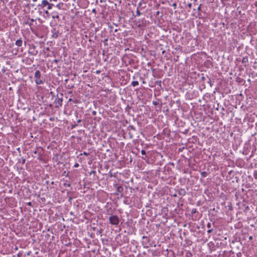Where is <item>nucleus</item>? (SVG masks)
<instances>
[{
    "instance_id": "1",
    "label": "nucleus",
    "mask_w": 257,
    "mask_h": 257,
    "mask_svg": "<svg viewBox=\"0 0 257 257\" xmlns=\"http://www.w3.org/2000/svg\"><path fill=\"white\" fill-rule=\"evenodd\" d=\"M35 81L36 84H43L45 81L41 77V74L39 70H36L34 75Z\"/></svg>"
},
{
    "instance_id": "2",
    "label": "nucleus",
    "mask_w": 257,
    "mask_h": 257,
    "mask_svg": "<svg viewBox=\"0 0 257 257\" xmlns=\"http://www.w3.org/2000/svg\"><path fill=\"white\" fill-rule=\"evenodd\" d=\"M109 223L112 225H117L119 222V219L116 215H111L109 217Z\"/></svg>"
},
{
    "instance_id": "3",
    "label": "nucleus",
    "mask_w": 257,
    "mask_h": 257,
    "mask_svg": "<svg viewBox=\"0 0 257 257\" xmlns=\"http://www.w3.org/2000/svg\"><path fill=\"white\" fill-rule=\"evenodd\" d=\"M48 5H49V2L47 0H43L41 4H39L37 7L39 10L43 9Z\"/></svg>"
},
{
    "instance_id": "4",
    "label": "nucleus",
    "mask_w": 257,
    "mask_h": 257,
    "mask_svg": "<svg viewBox=\"0 0 257 257\" xmlns=\"http://www.w3.org/2000/svg\"><path fill=\"white\" fill-rule=\"evenodd\" d=\"M143 241L142 244L144 246V247H148V244L150 241L149 238L146 236H143L142 237Z\"/></svg>"
},
{
    "instance_id": "5",
    "label": "nucleus",
    "mask_w": 257,
    "mask_h": 257,
    "mask_svg": "<svg viewBox=\"0 0 257 257\" xmlns=\"http://www.w3.org/2000/svg\"><path fill=\"white\" fill-rule=\"evenodd\" d=\"M186 192L185 189L181 188L178 190V194L180 195L184 196L186 194Z\"/></svg>"
},
{
    "instance_id": "6",
    "label": "nucleus",
    "mask_w": 257,
    "mask_h": 257,
    "mask_svg": "<svg viewBox=\"0 0 257 257\" xmlns=\"http://www.w3.org/2000/svg\"><path fill=\"white\" fill-rule=\"evenodd\" d=\"M23 41L21 39H20L16 41V45L18 46H21L22 45Z\"/></svg>"
},
{
    "instance_id": "7",
    "label": "nucleus",
    "mask_w": 257,
    "mask_h": 257,
    "mask_svg": "<svg viewBox=\"0 0 257 257\" xmlns=\"http://www.w3.org/2000/svg\"><path fill=\"white\" fill-rule=\"evenodd\" d=\"M139 82L138 81H132V83H131V85L133 86V87H136L138 85H139Z\"/></svg>"
},
{
    "instance_id": "8",
    "label": "nucleus",
    "mask_w": 257,
    "mask_h": 257,
    "mask_svg": "<svg viewBox=\"0 0 257 257\" xmlns=\"http://www.w3.org/2000/svg\"><path fill=\"white\" fill-rule=\"evenodd\" d=\"M62 98H58L57 99V103L59 105H62Z\"/></svg>"
},
{
    "instance_id": "9",
    "label": "nucleus",
    "mask_w": 257,
    "mask_h": 257,
    "mask_svg": "<svg viewBox=\"0 0 257 257\" xmlns=\"http://www.w3.org/2000/svg\"><path fill=\"white\" fill-rule=\"evenodd\" d=\"M248 62V58L247 57H243L242 59V63H246Z\"/></svg>"
},
{
    "instance_id": "10",
    "label": "nucleus",
    "mask_w": 257,
    "mask_h": 257,
    "mask_svg": "<svg viewBox=\"0 0 257 257\" xmlns=\"http://www.w3.org/2000/svg\"><path fill=\"white\" fill-rule=\"evenodd\" d=\"M63 3H59L58 4H57V5H56V7H57L58 9L61 10V9H62V6H63Z\"/></svg>"
},
{
    "instance_id": "11",
    "label": "nucleus",
    "mask_w": 257,
    "mask_h": 257,
    "mask_svg": "<svg viewBox=\"0 0 257 257\" xmlns=\"http://www.w3.org/2000/svg\"><path fill=\"white\" fill-rule=\"evenodd\" d=\"M29 53L32 55L35 56L37 54L38 51H36L35 52V51H29Z\"/></svg>"
},
{
    "instance_id": "12",
    "label": "nucleus",
    "mask_w": 257,
    "mask_h": 257,
    "mask_svg": "<svg viewBox=\"0 0 257 257\" xmlns=\"http://www.w3.org/2000/svg\"><path fill=\"white\" fill-rule=\"evenodd\" d=\"M52 18L53 19H57L59 20V15L58 14H56V15H52Z\"/></svg>"
},
{
    "instance_id": "13",
    "label": "nucleus",
    "mask_w": 257,
    "mask_h": 257,
    "mask_svg": "<svg viewBox=\"0 0 257 257\" xmlns=\"http://www.w3.org/2000/svg\"><path fill=\"white\" fill-rule=\"evenodd\" d=\"M53 6L54 5L53 4H50L49 3V5L47 6V9L51 10Z\"/></svg>"
},
{
    "instance_id": "14",
    "label": "nucleus",
    "mask_w": 257,
    "mask_h": 257,
    "mask_svg": "<svg viewBox=\"0 0 257 257\" xmlns=\"http://www.w3.org/2000/svg\"><path fill=\"white\" fill-rule=\"evenodd\" d=\"M123 188L121 186H118L117 188V190L118 192H120L122 190Z\"/></svg>"
},
{
    "instance_id": "15",
    "label": "nucleus",
    "mask_w": 257,
    "mask_h": 257,
    "mask_svg": "<svg viewBox=\"0 0 257 257\" xmlns=\"http://www.w3.org/2000/svg\"><path fill=\"white\" fill-rule=\"evenodd\" d=\"M201 174L203 177H205L207 176V173L206 172H202Z\"/></svg>"
},
{
    "instance_id": "16",
    "label": "nucleus",
    "mask_w": 257,
    "mask_h": 257,
    "mask_svg": "<svg viewBox=\"0 0 257 257\" xmlns=\"http://www.w3.org/2000/svg\"><path fill=\"white\" fill-rule=\"evenodd\" d=\"M141 13L140 12V11L138 9H137V12H136V16H139L141 15Z\"/></svg>"
},
{
    "instance_id": "17",
    "label": "nucleus",
    "mask_w": 257,
    "mask_h": 257,
    "mask_svg": "<svg viewBox=\"0 0 257 257\" xmlns=\"http://www.w3.org/2000/svg\"><path fill=\"white\" fill-rule=\"evenodd\" d=\"M207 226L208 228H210L211 227V223L210 222H208L207 224Z\"/></svg>"
},
{
    "instance_id": "18",
    "label": "nucleus",
    "mask_w": 257,
    "mask_h": 257,
    "mask_svg": "<svg viewBox=\"0 0 257 257\" xmlns=\"http://www.w3.org/2000/svg\"><path fill=\"white\" fill-rule=\"evenodd\" d=\"M141 154L143 155H146V151L144 150L141 151Z\"/></svg>"
},
{
    "instance_id": "19",
    "label": "nucleus",
    "mask_w": 257,
    "mask_h": 257,
    "mask_svg": "<svg viewBox=\"0 0 257 257\" xmlns=\"http://www.w3.org/2000/svg\"><path fill=\"white\" fill-rule=\"evenodd\" d=\"M187 6L188 7L189 9H191V7H192V4L191 3H189L187 5Z\"/></svg>"
},
{
    "instance_id": "20",
    "label": "nucleus",
    "mask_w": 257,
    "mask_h": 257,
    "mask_svg": "<svg viewBox=\"0 0 257 257\" xmlns=\"http://www.w3.org/2000/svg\"><path fill=\"white\" fill-rule=\"evenodd\" d=\"M212 230H213L212 228H210V229L207 230V233H211L212 231Z\"/></svg>"
},
{
    "instance_id": "21",
    "label": "nucleus",
    "mask_w": 257,
    "mask_h": 257,
    "mask_svg": "<svg viewBox=\"0 0 257 257\" xmlns=\"http://www.w3.org/2000/svg\"><path fill=\"white\" fill-rule=\"evenodd\" d=\"M201 5H200L197 8V10L198 11H201Z\"/></svg>"
},
{
    "instance_id": "22",
    "label": "nucleus",
    "mask_w": 257,
    "mask_h": 257,
    "mask_svg": "<svg viewBox=\"0 0 257 257\" xmlns=\"http://www.w3.org/2000/svg\"><path fill=\"white\" fill-rule=\"evenodd\" d=\"M78 166H79V164H78V163H75V164H74V167L75 168H77V167H78Z\"/></svg>"
},
{
    "instance_id": "23",
    "label": "nucleus",
    "mask_w": 257,
    "mask_h": 257,
    "mask_svg": "<svg viewBox=\"0 0 257 257\" xmlns=\"http://www.w3.org/2000/svg\"><path fill=\"white\" fill-rule=\"evenodd\" d=\"M92 12L93 13H96V10L95 9H93L92 10Z\"/></svg>"
},
{
    "instance_id": "24",
    "label": "nucleus",
    "mask_w": 257,
    "mask_h": 257,
    "mask_svg": "<svg viewBox=\"0 0 257 257\" xmlns=\"http://www.w3.org/2000/svg\"><path fill=\"white\" fill-rule=\"evenodd\" d=\"M83 154L85 156H87L89 154L86 153V152H84Z\"/></svg>"
},
{
    "instance_id": "25",
    "label": "nucleus",
    "mask_w": 257,
    "mask_h": 257,
    "mask_svg": "<svg viewBox=\"0 0 257 257\" xmlns=\"http://www.w3.org/2000/svg\"><path fill=\"white\" fill-rule=\"evenodd\" d=\"M106 0H100V2L102 3H105L106 2Z\"/></svg>"
},
{
    "instance_id": "26",
    "label": "nucleus",
    "mask_w": 257,
    "mask_h": 257,
    "mask_svg": "<svg viewBox=\"0 0 257 257\" xmlns=\"http://www.w3.org/2000/svg\"><path fill=\"white\" fill-rule=\"evenodd\" d=\"M44 13H45V14H47V15H48V14H49V12H48V10L45 11H44Z\"/></svg>"
},
{
    "instance_id": "27",
    "label": "nucleus",
    "mask_w": 257,
    "mask_h": 257,
    "mask_svg": "<svg viewBox=\"0 0 257 257\" xmlns=\"http://www.w3.org/2000/svg\"><path fill=\"white\" fill-rule=\"evenodd\" d=\"M65 186H67V187H70V184H65Z\"/></svg>"
},
{
    "instance_id": "28",
    "label": "nucleus",
    "mask_w": 257,
    "mask_h": 257,
    "mask_svg": "<svg viewBox=\"0 0 257 257\" xmlns=\"http://www.w3.org/2000/svg\"><path fill=\"white\" fill-rule=\"evenodd\" d=\"M95 114H96V111H92V114L95 115Z\"/></svg>"
},
{
    "instance_id": "29",
    "label": "nucleus",
    "mask_w": 257,
    "mask_h": 257,
    "mask_svg": "<svg viewBox=\"0 0 257 257\" xmlns=\"http://www.w3.org/2000/svg\"><path fill=\"white\" fill-rule=\"evenodd\" d=\"M131 128H132V129H133V130H135V127H134V126H131Z\"/></svg>"
},
{
    "instance_id": "30",
    "label": "nucleus",
    "mask_w": 257,
    "mask_h": 257,
    "mask_svg": "<svg viewBox=\"0 0 257 257\" xmlns=\"http://www.w3.org/2000/svg\"><path fill=\"white\" fill-rule=\"evenodd\" d=\"M209 83H210V86H211V85H212V84H211V80H210V79H209Z\"/></svg>"
},
{
    "instance_id": "31",
    "label": "nucleus",
    "mask_w": 257,
    "mask_h": 257,
    "mask_svg": "<svg viewBox=\"0 0 257 257\" xmlns=\"http://www.w3.org/2000/svg\"><path fill=\"white\" fill-rule=\"evenodd\" d=\"M81 121V119H78V120H77V122H78V123H79V122H80Z\"/></svg>"
},
{
    "instance_id": "32",
    "label": "nucleus",
    "mask_w": 257,
    "mask_h": 257,
    "mask_svg": "<svg viewBox=\"0 0 257 257\" xmlns=\"http://www.w3.org/2000/svg\"><path fill=\"white\" fill-rule=\"evenodd\" d=\"M28 205H29V206L31 205V202H29L28 203Z\"/></svg>"
},
{
    "instance_id": "33",
    "label": "nucleus",
    "mask_w": 257,
    "mask_h": 257,
    "mask_svg": "<svg viewBox=\"0 0 257 257\" xmlns=\"http://www.w3.org/2000/svg\"><path fill=\"white\" fill-rule=\"evenodd\" d=\"M101 232H102L101 229L99 230V233L100 234V233H101Z\"/></svg>"
},
{
    "instance_id": "34",
    "label": "nucleus",
    "mask_w": 257,
    "mask_h": 257,
    "mask_svg": "<svg viewBox=\"0 0 257 257\" xmlns=\"http://www.w3.org/2000/svg\"><path fill=\"white\" fill-rule=\"evenodd\" d=\"M31 22H33L34 21V19H31Z\"/></svg>"
},
{
    "instance_id": "35",
    "label": "nucleus",
    "mask_w": 257,
    "mask_h": 257,
    "mask_svg": "<svg viewBox=\"0 0 257 257\" xmlns=\"http://www.w3.org/2000/svg\"><path fill=\"white\" fill-rule=\"evenodd\" d=\"M25 159H24V160L22 161V162H23V163H25Z\"/></svg>"
},
{
    "instance_id": "36",
    "label": "nucleus",
    "mask_w": 257,
    "mask_h": 257,
    "mask_svg": "<svg viewBox=\"0 0 257 257\" xmlns=\"http://www.w3.org/2000/svg\"><path fill=\"white\" fill-rule=\"evenodd\" d=\"M49 1H50V2H52V1H55V2H56V1H57V0H50Z\"/></svg>"
},
{
    "instance_id": "37",
    "label": "nucleus",
    "mask_w": 257,
    "mask_h": 257,
    "mask_svg": "<svg viewBox=\"0 0 257 257\" xmlns=\"http://www.w3.org/2000/svg\"><path fill=\"white\" fill-rule=\"evenodd\" d=\"M34 2H37L38 0H32Z\"/></svg>"
},
{
    "instance_id": "38",
    "label": "nucleus",
    "mask_w": 257,
    "mask_h": 257,
    "mask_svg": "<svg viewBox=\"0 0 257 257\" xmlns=\"http://www.w3.org/2000/svg\"><path fill=\"white\" fill-rule=\"evenodd\" d=\"M99 72H100V71H96V73H97V74H98V73H99Z\"/></svg>"
},
{
    "instance_id": "39",
    "label": "nucleus",
    "mask_w": 257,
    "mask_h": 257,
    "mask_svg": "<svg viewBox=\"0 0 257 257\" xmlns=\"http://www.w3.org/2000/svg\"><path fill=\"white\" fill-rule=\"evenodd\" d=\"M252 239V236H250L249 237V239Z\"/></svg>"
},
{
    "instance_id": "40",
    "label": "nucleus",
    "mask_w": 257,
    "mask_h": 257,
    "mask_svg": "<svg viewBox=\"0 0 257 257\" xmlns=\"http://www.w3.org/2000/svg\"><path fill=\"white\" fill-rule=\"evenodd\" d=\"M154 104L155 105H156V104H157V103H156V102H154Z\"/></svg>"
},
{
    "instance_id": "41",
    "label": "nucleus",
    "mask_w": 257,
    "mask_h": 257,
    "mask_svg": "<svg viewBox=\"0 0 257 257\" xmlns=\"http://www.w3.org/2000/svg\"><path fill=\"white\" fill-rule=\"evenodd\" d=\"M202 79H204V77H202Z\"/></svg>"
},
{
    "instance_id": "42",
    "label": "nucleus",
    "mask_w": 257,
    "mask_h": 257,
    "mask_svg": "<svg viewBox=\"0 0 257 257\" xmlns=\"http://www.w3.org/2000/svg\"><path fill=\"white\" fill-rule=\"evenodd\" d=\"M71 98H70V99H69V101H71Z\"/></svg>"
}]
</instances>
